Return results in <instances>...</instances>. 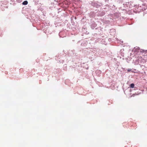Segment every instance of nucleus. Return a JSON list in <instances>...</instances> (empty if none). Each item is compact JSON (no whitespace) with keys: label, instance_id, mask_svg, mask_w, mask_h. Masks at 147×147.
<instances>
[{"label":"nucleus","instance_id":"obj_1","mask_svg":"<svg viewBox=\"0 0 147 147\" xmlns=\"http://www.w3.org/2000/svg\"><path fill=\"white\" fill-rule=\"evenodd\" d=\"M140 49L139 47H138L136 48H134V52L136 53H137L139 52Z\"/></svg>","mask_w":147,"mask_h":147},{"label":"nucleus","instance_id":"obj_2","mask_svg":"<svg viewBox=\"0 0 147 147\" xmlns=\"http://www.w3.org/2000/svg\"><path fill=\"white\" fill-rule=\"evenodd\" d=\"M139 52H142V53H144V52H147V50H144L143 49H140V51Z\"/></svg>","mask_w":147,"mask_h":147},{"label":"nucleus","instance_id":"obj_3","mask_svg":"<svg viewBox=\"0 0 147 147\" xmlns=\"http://www.w3.org/2000/svg\"><path fill=\"white\" fill-rule=\"evenodd\" d=\"M28 2L26 1H24L22 3V4L24 5H26L28 4Z\"/></svg>","mask_w":147,"mask_h":147},{"label":"nucleus","instance_id":"obj_4","mask_svg":"<svg viewBox=\"0 0 147 147\" xmlns=\"http://www.w3.org/2000/svg\"><path fill=\"white\" fill-rule=\"evenodd\" d=\"M134 84H131L130 85V87L133 88L134 87Z\"/></svg>","mask_w":147,"mask_h":147},{"label":"nucleus","instance_id":"obj_5","mask_svg":"<svg viewBox=\"0 0 147 147\" xmlns=\"http://www.w3.org/2000/svg\"><path fill=\"white\" fill-rule=\"evenodd\" d=\"M131 69H128L127 70V71L128 72H129V71H131Z\"/></svg>","mask_w":147,"mask_h":147},{"label":"nucleus","instance_id":"obj_6","mask_svg":"<svg viewBox=\"0 0 147 147\" xmlns=\"http://www.w3.org/2000/svg\"><path fill=\"white\" fill-rule=\"evenodd\" d=\"M131 72H133V71H131Z\"/></svg>","mask_w":147,"mask_h":147}]
</instances>
